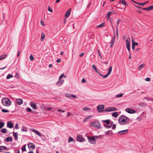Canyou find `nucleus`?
I'll use <instances>...</instances> for the list:
<instances>
[{
    "instance_id": "obj_32",
    "label": "nucleus",
    "mask_w": 153,
    "mask_h": 153,
    "mask_svg": "<svg viewBox=\"0 0 153 153\" xmlns=\"http://www.w3.org/2000/svg\"><path fill=\"white\" fill-rule=\"evenodd\" d=\"M112 13V11H110L108 12L107 14V19H108V20L109 19V18L110 16Z\"/></svg>"
},
{
    "instance_id": "obj_11",
    "label": "nucleus",
    "mask_w": 153,
    "mask_h": 153,
    "mask_svg": "<svg viewBox=\"0 0 153 153\" xmlns=\"http://www.w3.org/2000/svg\"><path fill=\"white\" fill-rule=\"evenodd\" d=\"M104 108V106L103 105H98L97 106V110L99 112H101Z\"/></svg>"
},
{
    "instance_id": "obj_16",
    "label": "nucleus",
    "mask_w": 153,
    "mask_h": 153,
    "mask_svg": "<svg viewBox=\"0 0 153 153\" xmlns=\"http://www.w3.org/2000/svg\"><path fill=\"white\" fill-rule=\"evenodd\" d=\"M30 105L31 107L34 110L37 108L36 105V103L33 102H30Z\"/></svg>"
},
{
    "instance_id": "obj_28",
    "label": "nucleus",
    "mask_w": 153,
    "mask_h": 153,
    "mask_svg": "<svg viewBox=\"0 0 153 153\" xmlns=\"http://www.w3.org/2000/svg\"><path fill=\"white\" fill-rule=\"evenodd\" d=\"M90 110V108L88 107H84L82 108L83 111H88Z\"/></svg>"
},
{
    "instance_id": "obj_47",
    "label": "nucleus",
    "mask_w": 153,
    "mask_h": 153,
    "mask_svg": "<svg viewBox=\"0 0 153 153\" xmlns=\"http://www.w3.org/2000/svg\"><path fill=\"white\" fill-rule=\"evenodd\" d=\"M97 52H98V54L99 56H100V58H101V59H102V56H101V53H100V51L98 49L97 50Z\"/></svg>"
},
{
    "instance_id": "obj_21",
    "label": "nucleus",
    "mask_w": 153,
    "mask_h": 153,
    "mask_svg": "<svg viewBox=\"0 0 153 153\" xmlns=\"http://www.w3.org/2000/svg\"><path fill=\"white\" fill-rule=\"evenodd\" d=\"M71 9H69L66 13L65 15V17L66 18L68 17L70 15L71 12Z\"/></svg>"
},
{
    "instance_id": "obj_57",
    "label": "nucleus",
    "mask_w": 153,
    "mask_h": 153,
    "mask_svg": "<svg viewBox=\"0 0 153 153\" xmlns=\"http://www.w3.org/2000/svg\"><path fill=\"white\" fill-rule=\"evenodd\" d=\"M57 111L59 112H65V111H64V110H61V109H58L57 110Z\"/></svg>"
},
{
    "instance_id": "obj_19",
    "label": "nucleus",
    "mask_w": 153,
    "mask_h": 153,
    "mask_svg": "<svg viewBox=\"0 0 153 153\" xmlns=\"http://www.w3.org/2000/svg\"><path fill=\"white\" fill-rule=\"evenodd\" d=\"M128 130V129H126L125 130L121 131L118 132V133L120 134H125L127 133Z\"/></svg>"
},
{
    "instance_id": "obj_64",
    "label": "nucleus",
    "mask_w": 153,
    "mask_h": 153,
    "mask_svg": "<svg viewBox=\"0 0 153 153\" xmlns=\"http://www.w3.org/2000/svg\"><path fill=\"white\" fill-rule=\"evenodd\" d=\"M61 59H58L57 60H56V62H57V63H59V62H61Z\"/></svg>"
},
{
    "instance_id": "obj_49",
    "label": "nucleus",
    "mask_w": 153,
    "mask_h": 153,
    "mask_svg": "<svg viewBox=\"0 0 153 153\" xmlns=\"http://www.w3.org/2000/svg\"><path fill=\"white\" fill-rule=\"evenodd\" d=\"M104 126L105 127H107V128H110L111 127V125L108 126V125H107L106 124H104Z\"/></svg>"
},
{
    "instance_id": "obj_6",
    "label": "nucleus",
    "mask_w": 153,
    "mask_h": 153,
    "mask_svg": "<svg viewBox=\"0 0 153 153\" xmlns=\"http://www.w3.org/2000/svg\"><path fill=\"white\" fill-rule=\"evenodd\" d=\"M117 110V109L114 107H109L106 108L105 110L104 111L106 112H110L114 111H115Z\"/></svg>"
},
{
    "instance_id": "obj_56",
    "label": "nucleus",
    "mask_w": 153,
    "mask_h": 153,
    "mask_svg": "<svg viewBox=\"0 0 153 153\" xmlns=\"http://www.w3.org/2000/svg\"><path fill=\"white\" fill-rule=\"evenodd\" d=\"M137 119L139 121H141L142 120V119L141 117L139 116L137 118Z\"/></svg>"
},
{
    "instance_id": "obj_17",
    "label": "nucleus",
    "mask_w": 153,
    "mask_h": 153,
    "mask_svg": "<svg viewBox=\"0 0 153 153\" xmlns=\"http://www.w3.org/2000/svg\"><path fill=\"white\" fill-rule=\"evenodd\" d=\"M16 102L18 104L20 105L23 103V101L22 99H18L16 100Z\"/></svg>"
},
{
    "instance_id": "obj_20",
    "label": "nucleus",
    "mask_w": 153,
    "mask_h": 153,
    "mask_svg": "<svg viewBox=\"0 0 153 153\" xmlns=\"http://www.w3.org/2000/svg\"><path fill=\"white\" fill-rule=\"evenodd\" d=\"M13 123L10 121H8L7 123V127L10 128H12L13 127Z\"/></svg>"
},
{
    "instance_id": "obj_35",
    "label": "nucleus",
    "mask_w": 153,
    "mask_h": 153,
    "mask_svg": "<svg viewBox=\"0 0 153 153\" xmlns=\"http://www.w3.org/2000/svg\"><path fill=\"white\" fill-rule=\"evenodd\" d=\"M45 38V35L44 33H42V35H41V41H43L44 39Z\"/></svg>"
},
{
    "instance_id": "obj_13",
    "label": "nucleus",
    "mask_w": 153,
    "mask_h": 153,
    "mask_svg": "<svg viewBox=\"0 0 153 153\" xmlns=\"http://www.w3.org/2000/svg\"><path fill=\"white\" fill-rule=\"evenodd\" d=\"M27 146L30 150L31 149H34L35 148V146L34 144L33 143H29L27 144Z\"/></svg>"
},
{
    "instance_id": "obj_25",
    "label": "nucleus",
    "mask_w": 153,
    "mask_h": 153,
    "mask_svg": "<svg viewBox=\"0 0 153 153\" xmlns=\"http://www.w3.org/2000/svg\"><path fill=\"white\" fill-rule=\"evenodd\" d=\"M12 138L11 137H7L6 138L5 141L6 142H9L11 141Z\"/></svg>"
},
{
    "instance_id": "obj_54",
    "label": "nucleus",
    "mask_w": 153,
    "mask_h": 153,
    "mask_svg": "<svg viewBox=\"0 0 153 153\" xmlns=\"http://www.w3.org/2000/svg\"><path fill=\"white\" fill-rule=\"evenodd\" d=\"M145 80L146 81L149 82L151 80V79L150 78L147 77L146 78Z\"/></svg>"
},
{
    "instance_id": "obj_63",
    "label": "nucleus",
    "mask_w": 153,
    "mask_h": 153,
    "mask_svg": "<svg viewBox=\"0 0 153 153\" xmlns=\"http://www.w3.org/2000/svg\"><path fill=\"white\" fill-rule=\"evenodd\" d=\"M86 82V80L84 78H83L82 80V83H84Z\"/></svg>"
},
{
    "instance_id": "obj_60",
    "label": "nucleus",
    "mask_w": 153,
    "mask_h": 153,
    "mask_svg": "<svg viewBox=\"0 0 153 153\" xmlns=\"http://www.w3.org/2000/svg\"><path fill=\"white\" fill-rule=\"evenodd\" d=\"M137 4L140 6H144L143 3H140L138 2L137 3Z\"/></svg>"
},
{
    "instance_id": "obj_36",
    "label": "nucleus",
    "mask_w": 153,
    "mask_h": 153,
    "mask_svg": "<svg viewBox=\"0 0 153 153\" xmlns=\"http://www.w3.org/2000/svg\"><path fill=\"white\" fill-rule=\"evenodd\" d=\"M1 132L3 133H5L7 131V130L6 129L4 128L1 129Z\"/></svg>"
},
{
    "instance_id": "obj_7",
    "label": "nucleus",
    "mask_w": 153,
    "mask_h": 153,
    "mask_svg": "<svg viewBox=\"0 0 153 153\" xmlns=\"http://www.w3.org/2000/svg\"><path fill=\"white\" fill-rule=\"evenodd\" d=\"M64 75V74H62L59 77V80L57 82V85H62V84L63 82V80H61V79L63 77Z\"/></svg>"
},
{
    "instance_id": "obj_44",
    "label": "nucleus",
    "mask_w": 153,
    "mask_h": 153,
    "mask_svg": "<svg viewBox=\"0 0 153 153\" xmlns=\"http://www.w3.org/2000/svg\"><path fill=\"white\" fill-rule=\"evenodd\" d=\"M123 94H117L116 95V97L117 98H118V97H121L123 96Z\"/></svg>"
},
{
    "instance_id": "obj_5",
    "label": "nucleus",
    "mask_w": 153,
    "mask_h": 153,
    "mask_svg": "<svg viewBox=\"0 0 153 153\" xmlns=\"http://www.w3.org/2000/svg\"><path fill=\"white\" fill-rule=\"evenodd\" d=\"M89 142L93 144H95L96 143V140L93 137H88Z\"/></svg>"
},
{
    "instance_id": "obj_45",
    "label": "nucleus",
    "mask_w": 153,
    "mask_h": 153,
    "mask_svg": "<svg viewBox=\"0 0 153 153\" xmlns=\"http://www.w3.org/2000/svg\"><path fill=\"white\" fill-rule=\"evenodd\" d=\"M13 77V76L12 75L8 74L7 76V79H9Z\"/></svg>"
},
{
    "instance_id": "obj_53",
    "label": "nucleus",
    "mask_w": 153,
    "mask_h": 153,
    "mask_svg": "<svg viewBox=\"0 0 153 153\" xmlns=\"http://www.w3.org/2000/svg\"><path fill=\"white\" fill-rule=\"evenodd\" d=\"M52 108L48 107L46 108L45 110L47 111H49L52 109Z\"/></svg>"
},
{
    "instance_id": "obj_61",
    "label": "nucleus",
    "mask_w": 153,
    "mask_h": 153,
    "mask_svg": "<svg viewBox=\"0 0 153 153\" xmlns=\"http://www.w3.org/2000/svg\"><path fill=\"white\" fill-rule=\"evenodd\" d=\"M116 126L115 124H113L112 125V129H114L116 128Z\"/></svg>"
},
{
    "instance_id": "obj_31",
    "label": "nucleus",
    "mask_w": 153,
    "mask_h": 153,
    "mask_svg": "<svg viewBox=\"0 0 153 153\" xmlns=\"http://www.w3.org/2000/svg\"><path fill=\"white\" fill-rule=\"evenodd\" d=\"M145 66V65L144 64L140 65L138 68V70H141Z\"/></svg>"
},
{
    "instance_id": "obj_4",
    "label": "nucleus",
    "mask_w": 153,
    "mask_h": 153,
    "mask_svg": "<svg viewBox=\"0 0 153 153\" xmlns=\"http://www.w3.org/2000/svg\"><path fill=\"white\" fill-rule=\"evenodd\" d=\"M130 41V39L129 37H127L126 40V47L129 53H130V47L129 42Z\"/></svg>"
},
{
    "instance_id": "obj_9",
    "label": "nucleus",
    "mask_w": 153,
    "mask_h": 153,
    "mask_svg": "<svg viewBox=\"0 0 153 153\" xmlns=\"http://www.w3.org/2000/svg\"><path fill=\"white\" fill-rule=\"evenodd\" d=\"M77 140L80 142H84L85 141V139L82 135H78L77 137Z\"/></svg>"
},
{
    "instance_id": "obj_34",
    "label": "nucleus",
    "mask_w": 153,
    "mask_h": 153,
    "mask_svg": "<svg viewBox=\"0 0 153 153\" xmlns=\"http://www.w3.org/2000/svg\"><path fill=\"white\" fill-rule=\"evenodd\" d=\"M26 145H24L22 146V152H24L26 151Z\"/></svg>"
},
{
    "instance_id": "obj_1",
    "label": "nucleus",
    "mask_w": 153,
    "mask_h": 153,
    "mask_svg": "<svg viewBox=\"0 0 153 153\" xmlns=\"http://www.w3.org/2000/svg\"><path fill=\"white\" fill-rule=\"evenodd\" d=\"M129 118L124 116H120L118 119L119 123L121 125H126L129 121Z\"/></svg>"
},
{
    "instance_id": "obj_27",
    "label": "nucleus",
    "mask_w": 153,
    "mask_h": 153,
    "mask_svg": "<svg viewBox=\"0 0 153 153\" xmlns=\"http://www.w3.org/2000/svg\"><path fill=\"white\" fill-rule=\"evenodd\" d=\"M112 132L111 130H109L105 132V134L106 135H112Z\"/></svg>"
},
{
    "instance_id": "obj_29",
    "label": "nucleus",
    "mask_w": 153,
    "mask_h": 153,
    "mask_svg": "<svg viewBox=\"0 0 153 153\" xmlns=\"http://www.w3.org/2000/svg\"><path fill=\"white\" fill-rule=\"evenodd\" d=\"M7 56L6 54H3L0 56V61L4 58Z\"/></svg>"
},
{
    "instance_id": "obj_55",
    "label": "nucleus",
    "mask_w": 153,
    "mask_h": 153,
    "mask_svg": "<svg viewBox=\"0 0 153 153\" xmlns=\"http://www.w3.org/2000/svg\"><path fill=\"white\" fill-rule=\"evenodd\" d=\"M48 10L51 12H53V10L50 7H48Z\"/></svg>"
},
{
    "instance_id": "obj_14",
    "label": "nucleus",
    "mask_w": 153,
    "mask_h": 153,
    "mask_svg": "<svg viewBox=\"0 0 153 153\" xmlns=\"http://www.w3.org/2000/svg\"><path fill=\"white\" fill-rule=\"evenodd\" d=\"M116 38L115 35H114L113 37L112 38V40L110 42V47L112 48L114 44V43L115 40Z\"/></svg>"
},
{
    "instance_id": "obj_50",
    "label": "nucleus",
    "mask_w": 153,
    "mask_h": 153,
    "mask_svg": "<svg viewBox=\"0 0 153 153\" xmlns=\"http://www.w3.org/2000/svg\"><path fill=\"white\" fill-rule=\"evenodd\" d=\"M110 22L111 23V26L112 27V28H113V29H114V26H113V20H112V19H110Z\"/></svg>"
},
{
    "instance_id": "obj_33",
    "label": "nucleus",
    "mask_w": 153,
    "mask_h": 153,
    "mask_svg": "<svg viewBox=\"0 0 153 153\" xmlns=\"http://www.w3.org/2000/svg\"><path fill=\"white\" fill-rule=\"evenodd\" d=\"M120 1L122 4H124L126 6L128 5L127 2L124 0H120Z\"/></svg>"
},
{
    "instance_id": "obj_8",
    "label": "nucleus",
    "mask_w": 153,
    "mask_h": 153,
    "mask_svg": "<svg viewBox=\"0 0 153 153\" xmlns=\"http://www.w3.org/2000/svg\"><path fill=\"white\" fill-rule=\"evenodd\" d=\"M121 21L120 19H118L116 22V33L117 35V37H118V28L119 26V25L120 22Z\"/></svg>"
},
{
    "instance_id": "obj_22",
    "label": "nucleus",
    "mask_w": 153,
    "mask_h": 153,
    "mask_svg": "<svg viewBox=\"0 0 153 153\" xmlns=\"http://www.w3.org/2000/svg\"><path fill=\"white\" fill-rule=\"evenodd\" d=\"M92 115H90L87 117L83 120V122L85 123L87 121L90 120L92 117Z\"/></svg>"
},
{
    "instance_id": "obj_58",
    "label": "nucleus",
    "mask_w": 153,
    "mask_h": 153,
    "mask_svg": "<svg viewBox=\"0 0 153 153\" xmlns=\"http://www.w3.org/2000/svg\"><path fill=\"white\" fill-rule=\"evenodd\" d=\"M100 137V136H93V137L95 138V139L97 138H99Z\"/></svg>"
},
{
    "instance_id": "obj_37",
    "label": "nucleus",
    "mask_w": 153,
    "mask_h": 153,
    "mask_svg": "<svg viewBox=\"0 0 153 153\" xmlns=\"http://www.w3.org/2000/svg\"><path fill=\"white\" fill-rule=\"evenodd\" d=\"M22 131H23L26 132L27 131V128L26 127L23 126L22 128Z\"/></svg>"
},
{
    "instance_id": "obj_48",
    "label": "nucleus",
    "mask_w": 153,
    "mask_h": 153,
    "mask_svg": "<svg viewBox=\"0 0 153 153\" xmlns=\"http://www.w3.org/2000/svg\"><path fill=\"white\" fill-rule=\"evenodd\" d=\"M34 58L33 56L31 55L30 57V59L31 61H33L34 59Z\"/></svg>"
},
{
    "instance_id": "obj_12",
    "label": "nucleus",
    "mask_w": 153,
    "mask_h": 153,
    "mask_svg": "<svg viewBox=\"0 0 153 153\" xmlns=\"http://www.w3.org/2000/svg\"><path fill=\"white\" fill-rule=\"evenodd\" d=\"M126 111L128 113L130 114H134L136 112L135 110H133L129 108H127L126 109Z\"/></svg>"
},
{
    "instance_id": "obj_26",
    "label": "nucleus",
    "mask_w": 153,
    "mask_h": 153,
    "mask_svg": "<svg viewBox=\"0 0 153 153\" xmlns=\"http://www.w3.org/2000/svg\"><path fill=\"white\" fill-rule=\"evenodd\" d=\"M112 116L115 118H117L118 116V114L117 112H114L112 114Z\"/></svg>"
},
{
    "instance_id": "obj_10",
    "label": "nucleus",
    "mask_w": 153,
    "mask_h": 153,
    "mask_svg": "<svg viewBox=\"0 0 153 153\" xmlns=\"http://www.w3.org/2000/svg\"><path fill=\"white\" fill-rule=\"evenodd\" d=\"M112 70V66H111L109 67V69H108V72L107 73V74H106L105 75H104V76H103V78H105L107 77H108L109 75H110L111 72Z\"/></svg>"
},
{
    "instance_id": "obj_18",
    "label": "nucleus",
    "mask_w": 153,
    "mask_h": 153,
    "mask_svg": "<svg viewBox=\"0 0 153 153\" xmlns=\"http://www.w3.org/2000/svg\"><path fill=\"white\" fill-rule=\"evenodd\" d=\"M153 9V5H152L147 7L143 8L142 9L147 11H149Z\"/></svg>"
},
{
    "instance_id": "obj_41",
    "label": "nucleus",
    "mask_w": 153,
    "mask_h": 153,
    "mask_svg": "<svg viewBox=\"0 0 153 153\" xmlns=\"http://www.w3.org/2000/svg\"><path fill=\"white\" fill-rule=\"evenodd\" d=\"M74 141V139H73V138H72V137H70L68 139V143H70L72 141Z\"/></svg>"
},
{
    "instance_id": "obj_3",
    "label": "nucleus",
    "mask_w": 153,
    "mask_h": 153,
    "mask_svg": "<svg viewBox=\"0 0 153 153\" xmlns=\"http://www.w3.org/2000/svg\"><path fill=\"white\" fill-rule=\"evenodd\" d=\"M91 126L98 128H100L101 127L100 124L97 121L91 122Z\"/></svg>"
},
{
    "instance_id": "obj_59",
    "label": "nucleus",
    "mask_w": 153,
    "mask_h": 153,
    "mask_svg": "<svg viewBox=\"0 0 153 153\" xmlns=\"http://www.w3.org/2000/svg\"><path fill=\"white\" fill-rule=\"evenodd\" d=\"M84 53H81L79 55V57H82V56H83L84 55Z\"/></svg>"
},
{
    "instance_id": "obj_40",
    "label": "nucleus",
    "mask_w": 153,
    "mask_h": 153,
    "mask_svg": "<svg viewBox=\"0 0 153 153\" xmlns=\"http://www.w3.org/2000/svg\"><path fill=\"white\" fill-rule=\"evenodd\" d=\"M95 71L99 75H100L101 76H102L103 77V76H104V75L102 74L97 69Z\"/></svg>"
},
{
    "instance_id": "obj_43",
    "label": "nucleus",
    "mask_w": 153,
    "mask_h": 153,
    "mask_svg": "<svg viewBox=\"0 0 153 153\" xmlns=\"http://www.w3.org/2000/svg\"><path fill=\"white\" fill-rule=\"evenodd\" d=\"M102 122L105 123L107 124H109L110 123V120H103L102 121Z\"/></svg>"
},
{
    "instance_id": "obj_24",
    "label": "nucleus",
    "mask_w": 153,
    "mask_h": 153,
    "mask_svg": "<svg viewBox=\"0 0 153 153\" xmlns=\"http://www.w3.org/2000/svg\"><path fill=\"white\" fill-rule=\"evenodd\" d=\"M134 37H132V45H133L134 46H136L138 45V43L137 42H134Z\"/></svg>"
},
{
    "instance_id": "obj_39",
    "label": "nucleus",
    "mask_w": 153,
    "mask_h": 153,
    "mask_svg": "<svg viewBox=\"0 0 153 153\" xmlns=\"http://www.w3.org/2000/svg\"><path fill=\"white\" fill-rule=\"evenodd\" d=\"M105 23L104 22L102 23L101 24L97 26V27H102L105 25Z\"/></svg>"
},
{
    "instance_id": "obj_46",
    "label": "nucleus",
    "mask_w": 153,
    "mask_h": 153,
    "mask_svg": "<svg viewBox=\"0 0 153 153\" xmlns=\"http://www.w3.org/2000/svg\"><path fill=\"white\" fill-rule=\"evenodd\" d=\"M1 111L4 113H7L9 112V111L8 110L4 109H2Z\"/></svg>"
},
{
    "instance_id": "obj_15",
    "label": "nucleus",
    "mask_w": 153,
    "mask_h": 153,
    "mask_svg": "<svg viewBox=\"0 0 153 153\" xmlns=\"http://www.w3.org/2000/svg\"><path fill=\"white\" fill-rule=\"evenodd\" d=\"M65 96L66 97L69 98H77V97L76 95L74 94H71L68 93L65 94Z\"/></svg>"
},
{
    "instance_id": "obj_51",
    "label": "nucleus",
    "mask_w": 153,
    "mask_h": 153,
    "mask_svg": "<svg viewBox=\"0 0 153 153\" xmlns=\"http://www.w3.org/2000/svg\"><path fill=\"white\" fill-rule=\"evenodd\" d=\"M92 68H93L95 70H97V69L96 68V66L94 65H92Z\"/></svg>"
},
{
    "instance_id": "obj_38",
    "label": "nucleus",
    "mask_w": 153,
    "mask_h": 153,
    "mask_svg": "<svg viewBox=\"0 0 153 153\" xmlns=\"http://www.w3.org/2000/svg\"><path fill=\"white\" fill-rule=\"evenodd\" d=\"M4 126V123L2 121L0 122V129L2 128Z\"/></svg>"
},
{
    "instance_id": "obj_52",
    "label": "nucleus",
    "mask_w": 153,
    "mask_h": 153,
    "mask_svg": "<svg viewBox=\"0 0 153 153\" xmlns=\"http://www.w3.org/2000/svg\"><path fill=\"white\" fill-rule=\"evenodd\" d=\"M26 110L27 111L29 112H30L32 111V110L30 108H27Z\"/></svg>"
},
{
    "instance_id": "obj_62",
    "label": "nucleus",
    "mask_w": 153,
    "mask_h": 153,
    "mask_svg": "<svg viewBox=\"0 0 153 153\" xmlns=\"http://www.w3.org/2000/svg\"><path fill=\"white\" fill-rule=\"evenodd\" d=\"M15 128L16 129H17L18 128V124H16L15 126Z\"/></svg>"
},
{
    "instance_id": "obj_2",
    "label": "nucleus",
    "mask_w": 153,
    "mask_h": 153,
    "mask_svg": "<svg viewBox=\"0 0 153 153\" xmlns=\"http://www.w3.org/2000/svg\"><path fill=\"white\" fill-rule=\"evenodd\" d=\"M2 103L4 105L8 106L11 105V102L8 98L4 97L2 99Z\"/></svg>"
},
{
    "instance_id": "obj_23",
    "label": "nucleus",
    "mask_w": 153,
    "mask_h": 153,
    "mask_svg": "<svg viewBox=\"0 0 153 153\" xmlns=\"http://www.w3.org/2000/svg\"><path fill=\"white\" fill-rule=\"evenodd\" d=\"M31 130L32 131L35 132L36 134H37L39 136V137H41V134L40 132H39V131H37L36 130H35V129H32Z\"/></svg>"
},
{
    "instance_id": "obj_42",
    "label": "nucleus",
    "mask_w": 153,
    "mask_h": 153,
    "mask_svg": "<svg viewBox=\"0 0 153 153\" xmlns=\"http://www.w3.org/2000/svg\"><path fill=\"white\" fill-rule=\"evenodd\" d=\"M13 135L14 138L16 139H17L18 138V133H17L14 132L13 133Z\"/></svg>"
},
{
    "instance_id": "obj_30",
    "label": "nucleus",
    "mask_w": 153,
    "mask_h": 153,
    "mask_svg": "<svg viewBox=\"0 0 153 153\" xmlns=\"http://www.w3.org/2000/svg\"><path fill=\"white\" fill-rule=\"evenodd\" d=\"M138 105L140 106L143 107H145L147 106V105L146 104L143 102L140 103Z\"/></svg>"
}]
</instances>
